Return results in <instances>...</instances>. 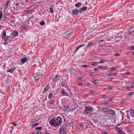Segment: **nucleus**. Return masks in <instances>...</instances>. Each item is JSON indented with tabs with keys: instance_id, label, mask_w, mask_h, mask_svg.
Returning a JSON list of instances; mask_svg holds the SVG:
<instances>
[{
	"instance_id": "nucleus-1",
	"label": "nucleus",
	"mask_w": 134,
	"mask_h": 134,
	"mask_svg": "<svg viewBox=\"0 0 134 134\" xmlns=\"http://www.w3.org/2000/svg\"><path fill=\"white\" fill-rule=\"evenodd\" d=\"M62 121V118L60 116H58L56 119H52L49 121V123L51 126L57 127L61 125Z\"/></svg>"
},
{
	"instance_id": "nucleus-2",
	"label": "nucleus",
	"mask_w": 134,
	"mask_h": 134,
	"mask_svg": "<svg viewBox=\"0 0 134 134\" xmlns=\"http://www.w3.org/2000/svg\"><path fill=\"white\" fill-rule=\"evenodd\" d=\"M33 74L34 78L37 81L38 80L40 79H42L43 77L42 74L40 72L39 70H36Z\"/></svg>"
},
{
	"instance_id": "nucleus-3",
	"label": "nucleus",
	"mask_w": 134,
	"mask_h": 134,
	"mask_svg": "<svg viewBox=\"0 0 134 134\" xmlns=\"http://www.w3.org/2000/svg\"><path fill=\"white\" fill-rule=\"evenodd\" d=\"M60 134H66L67 130L66 127L62 126L60 127L59 129Z\"/></svg>"
},
{
	"instance_id": "nucleus-4",
	"label": "nucleus",
	"mask_w": 134,
	"mask_h": 134,
	"mask_svg": "<svg viewBox=\"0 0 134 134\" xmlns=\"http://www.w3.org/2000/svg\"><path fill=\"white\" fill-rule=\"evenodd\" d=\"M72 33V31L69 30L66 31L63 35L64 37L65 38L69 37Z\"/></svg>"
},
{
	"instance_id": "nucleus-5",
	"label": "nucleus",
	"mask_w": 134,
	"mask_h": 134,
	"mask_svg": "<svg viewBox=\"0 0 134 134\" xmlns=\"http://www.w3.org/2000/svg\"><path fill=\"white\" fill-rule=\"evenodd\" d=\"M85 108L86 112L88 114L94 111L93 108L91 106H86L85 107Z\"/></svg>"
},
{
	"instance_id": "nucleus-6",
	"label": "nucleus",
	"mask_w": 134,
	"mask_h": 134,
	"mask_svg": "<svg viewBox=\"0 0 134 134\" xmlns=\"http://www.w3.org/2000/svg\"><path fill=\"white\" fill-rule=\"evenodd\" d=\"M71 13L74 15H78L79 14V10L77 8H74L72 10Z\"/></svg>"
},
{
	"instance_id": "nucleus-7",
	"label": "nucleus",
	"mask_w": 134,
	"mask_h": 134,
	"mask_svg": "<svg viewBox=\"0 0 134 134\" xmlns=\"http://www.w3.org/2000/svg\"><path fill=\"white\" fill-rule=\"evenodd\" d=\"M60 78L59 76L57 75H55L54 76V77L53 79V81L55 82H57L60 79Z\"/></svg>"
},
{
	"instance_id": "nucleus-8",
	"label": "nucleus",
	"mask_w": 134,
	"mask_h": 134,
	"mask_svg": "<svg viewBox=\"0 0 134 134\" xmlns=\"http://www.w3.org/2000/svg\"><path fill=\"white\" fill-rule=\"evenodd\" d=\"M115 129L117 131L119 134H126V133L124 132L120 129L118 127H116Z\"/></svg>"
},
{
	"instance_id": "nucleus-9",
	"label": "nucleus",
	"mask_w": 134,
	"mask_h": 134,
	"mask_svg": "<svg viewBox=\"0 0 134 134\" xmlns=\"http://www.w3.org/2000/svg\"><path fill=\"white\" fill-rule=\"evenodd\" d=\"M107 113L113 115H115L116 114L115 111L109 108L108 109Z\"/></svg>"
},
{
	"instance_id": "nucleus-10",
	"label": "nucleus",
	"mask_w": 134,
	"mask_h": 134,
	"mask_svg": "<svg viewBox=\"0 0 134 134\" xmlns=\"http://www.w3.org/2000/svg\"><path fill=\"white\" fill-rule=\"evenodd\" d=\"M40 120V118L38 116L36 117L34 119L32 120L30 122L31 124L38 121Z\"/></svg>"
},
{
	"instance_id": "nucleus-11",
	"label": "nucleus",
	"mask_w": 134,
	"mask_h": 134,
	"mask_svg": "<svg viewBox=\"0 0 134 134\" xmlns=\"http://www.w3.org/2000/svg\"><path fill=\"white\" fill-rule=\"evenodd\" d=\"M84 46V44H82L78 46L77 47L75 48V50L73 51V52L74 53L76 52L80 48Z\"/></svg>"
},
{
	"instance_id": "nucleus-12",
	"label": "nucleus",
	"mask_w": 134,
	"mask_h": 134,
	"mask_svg": "<svg viewBox=\"0 0 134 134\" xmlns=\"http://www.w3.org/2000/svg\"><path fill=\"white\" fill-rule=\"evenodd\" d=\"M49 88V87L48 85V84L47 85L44 89V91L43 92V93H46L48 89Z\"/></svg>"
},
{
	"instance_id": "nucleus-13",
	"label": "nucleus",
	"mask_w": 134,
	"mask_h": 134,
	"mask_svg": "<svg viewBox=\"0 0 134 134\" xmlns=\"http://www.w3.org/2000/svg\"><path fill=\"white\" fill-rule=\"evenodd\" d=\"M105 41L103 40H100L98 42L100 46H102V45H104L105 44Z\"/></svg>"
},
{
	"instance_id": "nucleus-14",
	"label": "nucleus",
	"mask_w": 134,
	"mask_h": 134,
	"mask_svg": "<svg viewBox=\"0 0 134 134\" xmlns=\"http://www.w3.org/2000/svg\"><path fill=\"white\" fill-rule=\"evenodd\" d=\"M18 35V31L16 30H14L13 33V35L15 37H17Z\"/></svg>"
},
{
	"instance_id": "nucleus-15",
	"label": "nucleus",
	"mask_w": 134,
	"mask_h": 134,
	"mask_svg": "<svg viewBox=\"0 0 134 134\" xmlns=\"http://www.w3.org/2000/svg\"><path fill=\"white\" fill-rule=\"evenodd\" d=\"M108 66H99L98 67V68L99 69L105 70H107L108 69Z\"/></svg>"
},
{
	"instance_id": "nucleus-16",
	"label": "nucleus",
	"mask_w": 134,
	"mask_h": 134,
	"mask_svg": "<svg viewBox=\"0 0 134 134\" xmlns=\"http://www.w3.org/2000/svg\"><path fill=\"white\" fill-rule=\"evenodd\" d=\"M16 68H12L10 69L7 70V72H10L12 73L15 70Z\"/></svg>"
},
{
	"instance_id": "nucleus-17",
	"label": "nucleus",
	"mask_w": 134,
	"mask_h": 134,
	"mask_svg": "<svg viewBox=\"0 0 134 134\" xmlns=\"http://www.w3.org/2000/svg\"><path fill=\"white\" fill-rule=\"evenodd\" d=\"M94 46V45L93 44V43L92 42H91L87 45L86 47L87 48H89Z\"/></svg>"
},
{
	"instance_id": "nucleus-18",
	"label": "nucleus",
	"mask_w": 134,
	"mask_h": 134,
	"mask_svg": "<svg viewBox=\"0 0 134 134\" xmlns=\"http://www.w3.org/2000/svg\"><path fill=\"white\" fill-rule=\"evenodd\" d=\"M82 4L80 2L77 3L75 5V6L76 8H79L82 5Z\"/></svg>"
},
{
	"instance_id": "nucleus-19",
	"label": "nucleus",
	"mask_w": 134,
	"mask_h": 134,
	"mask_svg": "<svg viewBox=\"0 0 134 134\" xmlns=\"http://www.w3.org/2000/svg\"><path fill=\"white\" fill-rule=\"evenodd\" d=\"M27 59V58H23L20 59V61L23 63H24L26 62Z\"/></svg>"
},
{
	"instance_id": "nucleus-20",
	"label": "nucleus",
	"mask_w": 134,
	"mask_h": 134,
	"mask_svg": "<svg viewBox=\"0 0 134 134\" xmlns=\"http://www.w3.org/2000/svg\"><path fill=\"white\" fill-rule=\"evenodd\" d=\"M109 108H103L102 109V110L104 113L107 112V113Z\"/></svg>"
},
{
	"instance_id": "nucleus-21",
	"label": "nucleus",
	"mask_w": 134,
	"mask_h": 134,
	"mask_svg": "<svg viewBox=\"0 0 134 134\" xmlns=\"http://www.w3.org/2000/svg\"><path fill=\"white\" fill-rule=\"evenodd\" d=\"M124 34H119L117 35L116 38H122L124 36Z\"/></svg>"
},
{
	"instance_id": "nucleus-22",
	"label": "nucleus",
	"mask_w": 134,
	"mask_h": 134,
	"mask_svg": "<svg viewBox=\"0 0 134 134\" xmlns=\"http://www.w3.org/2000/svg\"><path fill=\"white\" fill-rule=\"evenodd\" d=\"M3 36L2 37V38H5V37L6 35L5 31H3Z\"/></svg>"
},
{
	"instance_id": "nucleus-23",
	"label": "nucleus",
	"mask_w": 134,
	"mask_h": 134,
	"mask_svg": "<svg viewBox=\"0 0 134 134\" xmlns=\"http://www.w3.org/2000/svg\"><path fill=\"white\" fill-rule=\"evenodd\" d=\"M109 71H115L116 69V68L114 67H112L110 68Z\"/></svg>"
},
{
	"instance_id": "nucleus-24",
	"label": "nucleus",
	"mask_w": 134,
	"mask_h": 134,
	"mask_svg": "<svg viewBox=\"0 0 134 134\" xmlns=\"http://www.w3.org/2000/svg\"><path fill=\"white\" fill-rule=\"evenodd\" d=\"M130 115L132 117H134V109L130 112Z\"/></svg>"
},
{
	"instance_id": "nucleus-25",
	"label": "nucleus",
	"mask_w": 134,
	"mask_h": 134,
	"mask_svg": "<svg viewBox=\"0 0 134 134\" xmlns=\"http://www.w3.org/2000/svg\"><path fill=\"white\" fill-rule=\"evenodd\" d=\"M64 108L66 111H69V106H64Z\"/></svg>"
},
{
	"instance_id": "nucleus-26",
	"label": "nucleus",
	"mask_w": 134,
	"mask_h": 134,
	"mask_svg": "<svg viewBox=\"0 0 134 134\" xmlns=\"http://www.w3.org/2000/svg\"><path fill=\"white\" fill-rule=\"evenodd\" d=\"M42 129V127H37L35 128V129L37 130H41Z\"/></svg>"
},
{
	"instance_id": "nucleus-27",
	"label": "nucleus",
	"mask_w": 134,
	"mask_h": 134,
	"mask_svg": "<svg viewBox=\"0 0 134 134\" xmlns=\"http://www.w3.org/2000/svg\"><path fill=\"white\" fill-rule=\"evenodd\" d=\"M53 93H49L48 96V98L49 99L51 98L53 96Z\"/></svg>"
},
{
	"instance_id": "nucleus-28",
	"label": "nucleus",
	"mask_w": 134,
	"mask_h": 134,
	"mask_svg": "<svg viewBox=\"0 0 134 134\" xmlns=\"http://www.w3.org/2000/svg\"><path fill=\"white\" fill-rule=\"evenodd\" d=\"M108 98V96L107 95H103L101 97V98Z\"/></svg>"
},
{
	"instance_id": "nucleus-29",
	"label": "nucleus",
	"mask_w": 134,
	"mask_h": 134,
	"mask_svg": "<svg viewBox=\"0 0 134 134\" xmlns=\"http://www.w3.org/2000/svg\"><path fill=\"white\" fill-rule=\"evenodd\" d=\"M40 23L41 25H43L45 24V22L44 21H42L40 22Z\"/></svg>"
},
{
	"instance_id": "nucleus-30",
	"label": "nucleus",
	"mask_w": 134,
	"mask_h": 134,
	"mask_svg": "<svg viewBox=\"0 0 134 134\" xmlns=\"http://www.w3.org/2000/svg\"><path fill=\"white\" fill-rule=\"evenodd\" d=\"M82 8L83 9V11H85L87 9V7L86 6L84 7L83 5L82 6Z\"/></svg>"
},
{
	"instance_id": "nucleus-31",
	"label": "nucleus",
	"mask_w": 134,
	"mask_h": 134,
	"mask_svg": "<svg viewBox=\"0 0 134 134\" xmlns=\"http://www.w3.org/2000/svg\"><path fill=\"white\" fill-rule=\"evenodd\" d=\"M3 16V13L2 11H0V19H1Z\"/></svg>"
},
{
	"instance_id": "nucleus-32",
	"label": "nucleus",
	"mask_w": 134,
	"mask_h": 134,
	"mask_svg": "<svg viewBox=\"0 0 134 134\" xmlns=\"http://www.w3.org/2000/svg\"><path fill=\"white\" fill-rule=\"evenodd\" d=\"M74 124V122L71 121L69 124L70 126H72Z\"/></svg>"
},
{
	"instance_id": "nucleus-33",
	"label": "nucleus",
	"mask_w": 134,
	"mask_h": 134,
	"mask_svg": "<svg viewBox=\"0 0 134 134\" xmlns=\"http://www.w3.org/2000/svg\"><path fill=\"white\" fill-rule=\"evenodd\" d=\"M105 62V61L103 59L100 60L99 61V63H103Z\"/></svg>"
},
{
	"instance_id": "nucleus-34",
	"label": "nucleus",
	"mask_w": 134,
	"mask_h": 134,
	"mask_svg": "<svg viewBox=\"0 0 134 134\" xmlns=\"http://www.w3.org/2000/svg\"><path fill=\"white\" fill-rule=\"evenodd\" d=\"M107 88L109 89L112 90L113 88V87L112 86H108L107 87Z\"/></svg>"
},
{
	"instance_id": "nucleus-35",
	"label": "nucleus",
	"mask_w": 134,
	"mask_h": 134,
	"mask_svg": "<svg viewBox=\"0 0 134 134\" xmlns=\"http://www.w3.org/2000/svg\"><path fill=\"white\" fill-rule=\"evenodd\" d=\"M79 12H80V13H81L82 11H83V9L82 8H80L79 9Z\"/></svg>"
},
{
	"instance_id": "nucleus-36",
	"label": "nucleus",
	"mask_w": 134,
	"mask_h": 134,
	"mask_svg": "<svg viewBox=\"0 0 134 134\" xmlns=\"http://www.w3.org/2000/svg\"><path fill=\"white\" fill-rule=\"evenodd\" d=\"M49 9H50V12L51 13H53V9L52 8V7L50 8Z\"/></svg>"
},
{
	"instance_id": "nucleus-37",
	"label": "nucleus",
	"mask_w": 134,
	"mask_h": 134,
	"mask_svg": "<svg viewBox=\"0 0 134 134\" xmlns=\"http://www.w3.org/2000/svg\"><path fill=\"white\" fill-rule=\"evenodd\" d=\"M82 67L83 68H87L88 67V65H82Z\"/></svg>"
},
{
	"instance_id": "nucleus-38",
	"label": "nucleus",
	"mask_w": 134,
	"mask_h": 134,
	"mask_svg": "<svg viewBox=\"0 0 134 134\" xmlns=\"http://www.w3.org/2000/svg\"><path fill=\"white\" fill-rule=\"evenodd\" d=\"M89 74H90V75L91 76H93V75L94 74V73L92 72H89Z\"/></svg>"
},
{
	"instance_id": "nucleus-39",
	"label": "nucleus",
	"mask_w": 134,
	"mask_h": 134,
	"mask_svg": "<svg viewBox=\"0 0 134 134\" xmlns=\"http://www.w3.org/2000/svg\"><path fill=\"white\" fill-rule=\"evenodd\" d=\"M65 93V91L64 90H62L61 91V93L62 94H64Z\"/></svg>"
},
{
	"instance_id": "nucleus-40",
	"label": "nucleus",
	"mask_w": 134,
	"mask_h": 134,
	"mask_svg": "<svg viewBox=\"0 0 134 134\" xmlns=\"http://www.w3.org/2000/svg\"><path fill=\"white\" fill-rule=\"evenodd\" d=\"M31 126L32 127L34 128L36 126L35 124H31Z\"/></svg>"
},
{
	"instance_id": "nucleus-41",
	"label": "nucleus",
	"mask_w": 134,
	"mask_h": 134,
	"mask_svg": "<svg viewBox=\"0 0 134 134\" xmlns=\"http://www.w3.org/2000/svg\"><path fill=\"white\" fill-rule=\"evenodd\" d=\"M61 85L62 86H64L65 85V83L64 82H62L61 83Z\"/></svg>"
},
{
	"instance_id": "nucleus-42",
	"label": "nucleus",
	"mask_w": 134,
	"mask_h": 134,
	"mask_svg": "<svg viewBox=\"0 0 134 134\" xmlns=\"http://www.w3.org/2000/svg\"><path fill=\"white\" fill-rule=\"evenodd\" d=\"M12 125H14V126H16L17 125V124L15 123V122H14L12 124Z\"/></svg>"
},
{
	"instance_id": "nucleus-43",
	"label": "nucleus",
	"mask_w": 134,
	"mask_h": 134,
	"mask_svg": "<svg viewBox=\"0 0 134 134\" xmlns=\"http://www.w3.org/2000/svg\"><path fill=\"white\" fill-rule=\"evenodd\" d=\"M115 55L116 56H120V54L118 53H116L115 54Z\"/></svg>"
},
{
	"instance_id": "nucleus-44",
	"label": "nucleus",
	"mask_w": 134,
	"mask_h": 134,
	"mask_svg": "<svg viewBox=\"0 0 134 134\" xmlns=\"http://www.w3.org/2000/svg\"><path fill=\"white\" fill-rule=\"evenodd\" d=\"M130 72H129V71H127V72H125V74L127 75H130Z\"/></svg>"
},
{
	"instance_id": "nucleus-45",
	"label": "nucleus",
	"mask_w": 134,
	"mask_h": 134,
	"mask_svg": "<svg viewBox=\"0 0 134 134\" xmlns=\"http://www.w3.org/2000/svg\"><path fill=\"white\" fill-rule=\"evenodd\" d=\"M82 77H78V80H82Z\"/></svg>"
},
{
	"instance_id": "nucleus-46",
	"label": "nucleus",
	"mask_w": 134,
	"mask_h": 134,
	"mask_svg": "<svg viewBox=\"0 0 134 134\" xmlns=\"http://www.w3.org/2000/svg\"><path fill=\"white\" fill-rule=\"evenodd\" d=\"M64 96H69V94L66 93V92H65V93L64 94Z\"/></svg>"
},
{
	"instance_id": "nucleus-47",
	"label": "nucleus",
	"mask_w": 134,
	"mask_h": 134,
	"mask_svg": "<svg viewBox=\"0 0 134 134\" xmlns=\"http://www.w3.org/2000/svg\"><path fill=\"white\" fill-rule=\"evenodd\" d=\"M131 31H130L128 32V33L127 34V35H131Z\"/></svg>"
},
{
	"instance_id": "nucleus-48",
	"label": "nucleus",
	"mask_w": 134,
	"mask_h": 134,
	"mask_svg": "<svg viewBox=\"0 0 134 134\" xmlns=\"http://www.w3.org/2000/svg\"><path fill=\"white\" fill-rule=\"evenodd\" d=\"M97 63L96 62H92V65H95V64H96Z\"/></svg>"
},
{
	"instance_id": "nucleus-49",
	"label": "nucleus",
	"mask_w": 134,
	"mask_h": 134,
	"mask_svg": "<svg viewBox=\"0 0 134 134\" xmlns=\"http://www.w3.org/2000/svg\"><path fill=\"white\" fill-rule=\"evenodd\" d=\"M103 103H104V104H109V102L107 101L104 102Z\"/></svg>"
},
{
	"instance_id": "nucleus-50",
	"label": "nucleus",
	"mask_w": 134,
	"mask_h": 134,
	"mask_svg": "<svg viewBox=\"0 0 134 134\" xmlns=\"http://www.w3.org/2000/svg\"><path fill=\"white\" fill-rule=\"evenodd\" d=\"M131 49H132L133 50H134V46H131Z\"/></svg>"
},
{
	"instance_id": "nucleus-51",
	"label": "nucleus",
	"mask_w": 134,
	"mask_h": 134,
	"mask_svg": "<svg viewBox=\"0 0 134 134\" xmlns=\"http://www.w3.org/2000/svg\"><path fill=\"white\" fill-rule=\"evenodd\" d=\"M97 81L96 80H95L94 81L92 82L96 84H97L98 83L96 82Z\"/></svg>"
},
{
	"instance_id": "nucleus-52",
	"label": "nucleus",
	"mask_w": 134,
	"mask_h": 134,
	"mask_svg": "<svg viewBox=\"0 0 134 134\" xmlns=\"http://www.w3.org/2000/svg\"><path fill=\"white\" fill-rule=\"evenodd\" d=\"M126 90H130V87H126Z\"/></svg>"
},
{
	"instance_id": "nucleus-53",
	"label": "nucleus",
	"mask_w": 134,
	"mask_h": 134,
	"mask_svg": "<svg viewBox=\"0 0 134 134\" xmlns=\"http://www.w3.org/2000/svg\"><path fill=\"white\" fill-rule=\"evenodd\" d=\"M134 93V92H131L129 93V95H131L133 94Z\"/></svg>"
},
{
	"instance_id": "nucleus-54",
	"label": "nucleus",
	"mask_w": 134,
	"mask_h": 134,
	"mask_svg": "<svg viewBox=\"0 0 134 134\" xmlns=\"http://www.w3.org/2000/svg\"><path fill=\"white\" fill-rule=\"evenodd\" d=\"M47 105L48 106H50L51 105V103L49 102H48L47 103Z\"/></svg>"
},
{
	"instance_id": "nucleus-55",
	"label": "nucleus",
	"mask_w": 134,
	"mask_h": 134,
	"mask_svg": "<svg viewBox=\"0 0 134 134\" xmlns=\"http://www.w3.org/2000/svg\"><path fill=\"white\" fill-rule=\"evenodd\" d=\"M79 85L82 86V83H78Z\"/></svg>"
},
{
	"instance_id": "nucleus-56",
	"label": "nucleus",
	"mask_w": 134,
	"mask_h": 134,
	"mask_svg": "<svg viewBox=\"0 0 134 134\" xmlns=\"http://www.w3.org/2000/svg\"><path fill=\"white\" fill-rule=\"evenodd\" d=\"M94 92L92 91H90V92L89 93L90 94H92V93H94Z\"/></svg>"
},
{
	"instance_id": "nucleus-57",
	"label": "nucleus",
	"mask_w": 134,
	"mask_h": 134,
	"mask_svg": "<svg viewBox=\"0 0 134 134\" xmlns=\"http://www.w3.org/2000/svg\"><path fill=\"white\" fill-rule=\"evenodd\" d=\"M9 1H8L7 2V4L6 5V8H7V5H8V3H9Z\"/></svg>"
},
{
	"instance_id": "nucleus-58",
	"label": "nucleus",
	"mask_w": 134,
	"mask_h": 134,
	"mask_svg": "<svg viewBox=\"0 0 134 134\" xmlns=\"http://www.w3.org/2000/svg\"><path fill=\"white\" fill-rule=\"evenodd\" d=\"M110 81H112V80H113V78H110Z\"/></svg>"
},
{
	"instance_id": "nucleus-59",
	"label": "nucleus",
	"mask_w": 134,
	"mask_h": 134,
	"mask_svg": "<svg viewBox=\"0 0 134 134\" xmlns=\"http://www.w3.org/2000/svg\"><path fill=\"white\" fill-rule=\"evenodd\" d=\"M2 27H3V26L2 25H0V30L2 29Z\"/></svg>"
},
{
	"instance_id": "nucleus-60",
	"label": "nucleus",
	"mask_w": 134,
	"mask_h": 134,
	"mask_svg": "<svg viewBox=\"0 0 134 134\" xmlns=\"http://www.w3.org/2000/svg\"><path fill=\"white\" fill-rule=\"evenodd\" d=\"M94 70L95 71H96L98 70V69L97 68H95L94 69Z\"/></svg>"
},
{
	"instance_id": "nucleus-61",
	"label": "nucleus",
	"mask_w": 134,
	"mask_h": 134,
	"mask_svg": "<svg viewBox=\"0 0 134 134\" xmlns=\"http://www.w3.org/2000/svg\"><path fill=\"white\" fill-rule=\"evenodd\" d=\"M128 64V63L127 62H125L124 63V64L125 65H127Z\"/></svg>"
},
{
	"instance_id": "nucleus-62",
	"label": "nucleus",
	"mask_w": 134,
	"mask_h": 134,
	"mask_svg": "<svg viewBox=\"0 0 134 134\" xmlns=\"http://www.w3.org/2000/svg\"><path fill=\"white\" fill-rule=\"evenodd\" d=\"M113 100V99L111 98H110L109 99V101H111Z\"/></svg>"
},
{
	"instance_id": "nucleus-63",
	"label": "nucleus",
	"mask_w": 134,
	"mask_h": 134,
	"mask_svg": "<svg viewBox=\"0 0 134 134\" xmlns=\"http://www.w3.org/2000/svg\"><path fill=\"white\" fill-rule=\"evenodd\" d=\"M45 133V134H49V133H48V132H46V131H45L44 132Z\"/></svg>"
},
{
	"instance_id": "nucleus-64",
	"label": "nucleus",
	"mask_w": 134,
	"mask_h": 134,
	"mask_svg": "<svg viewBox=\"0 0 134 134\" xmlns=\"http://www.w3.org/2000/svg\"><path fill=\"white\" fill-rule=\"evenodd\" d=\"M36 134H40V132L38 131H37L36 133Z\"/></svg>"
}]
</instances>
